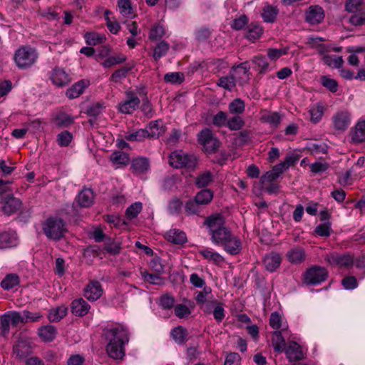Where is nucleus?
I'll use <instances>...</instances> for the list:
<instances>
[{"label":"nucleus","mask_w":365,"mask_h":365,"mask_svg":"<svg viewBox=\"0 0 365 365\" xmlns=\"http://www.w3.org/2000/svg\"><path fill=\"white\" fill-rule=\"evenodd\" d=\"M199 253L203 257L209 261L213 262L215 264H220L224 261V258L218 253L210 251L207 249L199 251Z\"/></svg>","instance_id":"de8ad7c7"},{"label":"nucleus","mask_w":365,"mask_h":365,"mask_svg":"<svg viewBox=\"0 0 365 365\" xmlns=\"http://www.w3.org/2000/svg\"><path fill=\"white\" fill-rule=\"evenodd\" d=\"M197 140L207 153H216L221 144L209 128H204L197 134Z\"/></svg>","instance_id":"0eeeda50"},{"label":"nucleus","mask_w":365,"mask_h":365,"mask_svg":"<svg viewBox=\"0 0 365 365\" xmlns=\"http://www.w3.org/2000/svg\"><path fill=\"white\" fill-rule=\"evenodd\" d=\"M182 205V201L179 198L174 197L169 202L168 210L172 215L178 214L181 210Z\"/></svg>","instance_id":"0e129e2a"},{"label":"nucleus","mask_w":365,"mask_h":365,"mask_svg":"<svg viewBox=\"0 0 365 365\" xmlns=\"http://www.w3.org/2000/svg\"><path fill=\"white\" fill-rule=\"evenodd\" d=\"M106 336L109 340L106 347L108 356L114 359L123 358L125 355L124 345L129 340L128 331L121 325L108 329Z\"/></svg>","instance_id":"f257e3e1"},{"label":"nucleus","mask_w":365,"mask_h":365,"mask_svg":"<svg viewBox=\"0 0 365 365\" xmlns=\"http://www.w3.org/2000/svg\"><path fill=\"white\" fill-rule=\"evenodd\" d=\"M130 67H123L120 69L116 70L110 76V81L115 83L120 81V80L125 78L127 74L130 71Z\"/></svg>","instance_id":"338daca9"},{"label":"nucleus","mask_w":365,"mask_h":365,"mask_svg":"<svg viewBox=\"0 0 365 365\" xmlns=\"http://www.w3.org/2000/svg\"><path fill=\"white\" fill-rule=\"evenodd\" d=\"M195 198L202 205H207L213 198V192L209 189H203L197 193Z\"/></svg>","instance_id":"c03bdc74"},{"label":"nucleus","mask_w":365,"mask_h":365,"mask_svg":"<svg viewBox=\"0 0 365 365\" xmlns=\"http://www.w3.org/2000/svg\"><path fill=\"white\" fill-rule=\"evenodd\" d=\"M272 344L275 352L282 353L284 351L286 343L281 331H275L273 332Z\"/></svg>","instance_id":"2f4dec72"},{"label":"nucleus","mask_w":365,"mask_h":365,"mask_svg":"<svg viewBox=\"0 0 365 365\" xmlns=\"http://www.w3.org/2000/svg\"><path fill=\"white\" fill-rule=\"evenodd\" d=\"M332 120L334 128L341 132L346 130L350 123L347 115H334Z\"/></svg>","instance_id":"58836bf2"},{"label":"nucleus","mask_w":365,"mask_h":365,"mask_svg":"<svg viewBox=\"0 0 365 365\" xmlns=\"http://www.w3.org/2000/svg\"><path fill=\"white\" fill-rule=\"evenodd\" d=\"M51 80L53 84L59 87L65 86L71 81L68 74L64 70L58 67L52 71Z\"/></svg>","instance_id":"2eb2a0df"},{"label":"nucleus","mask_w":365,"mask_h":365,"mask_svg":"<svg viewBox=\"0 0 365 365\" xmlns=\"http://www.w3.org/2000/svg\"><path fill=\"white\" fill-rule=\"evenodd\" d=\"M200 205L195 198L190 200L185 203V210L188 215H195L200 212Z\"/></svg>","instance_id":"4d7b16f0"},{"label":"nucleus","mask_w":365,"mask_h":365,"mask_svg":"<svg viewBox=\"0 0 365 365\" xmlns=\"http://www.w3.org/2000/svg\"><path fill=\"white\" fill-rule=\"evenodd\" d=\"M16 245V237L9 233L3 232L0 234V249L9 248Z\"/></svg>","instance_id":"4c0bfd02"},{"label":"nucleus","mask_w":365,"mask_h":365,"mask_svg":"<svg viewBox=\"0 0 365 365\" xmlns=\"http://www.w3.org/2000/svg\"><path fill=\"white\" fill-rule=\"evenodd\" d=\"M67 307L64 305L51 309L48 315V319L51 322H58L67 314Z\"/></svg>","instance_id":"473e14b6"},{"label":"nucleus","mask_w":365,"mask_h":365,"mask_svg":"<svg viewBox=\"0 0 365 365\" xmlns=\"http://www.w3.org/2000/svg\"><path fill=\"white\" fill-rule=\"evenodd\" d=\"M278 11L272 6H267L263 9L262 16L265 22L272 23L275 20Z\"/></svg>","instance_id":"3c124183"},{"label":"nucleus","mask_w":365,"mask_h":365,"mask_svg":"<svg viewBox=\"0 0 365 365\" xmlns=\"http://www.w3.org/2000/svg\"><path fill=\"white\" fill-rule=\"evenodd\" d=\"M213 181V175L209 171L206 170L199 173L195 178V185L198 188L207 187Z\"/></svg>","instance_id":"cd10ccee"},{"label":"nucleus","mask_w":365,"mask_h":365,"mask_svg":"<svg viewBox=\"0 0 365 365\" xmlns=\"http://www.w3.org/2000/svg\"><path fill=\"white\" fill-rule=\"evenodd\" d=\"M73 140V135L68 130H64L56 136V141L59 146L66 147Z\"/></svg>","instance_id":"5fc2aeb1"},{"label":"nucleus","mask_w":365,"mask_h":365,"mask_svg":"<svg viewBox=\"0 0 365 365\" xmlns=\"http://www.w3.org/2000/svg\"><path fill=\"white\" fill-rule=\"evenodd\" d=\"M250 66L247 62L241 63L237 66H233L231 72L235 76V78H238L240 83L247 82L248 79Z\"/></svg>","instance_id":"5701e85b"},{"label":"nucleus","mask_w":365,"mask_h":365,"mask_svg":"<svg viewBox=\"0 0 365 365\" xmlns=\"http://www.w3.org/2000/svg\"><path fill=\"white\" fill-rule=\"evenodd\" d=\"M0 199L4 202L2 211L9 216L16 212L22 205L21 200L14 197L9 187L0 189Z\"/></svg>","instance_id":"423d86ee"},{"label":"nucleus","mask_w":365,"mask_h":365,"mask_svg":"<svg viewBox=\"0 0 365 365\" xmlns=\"http://www.w3.org/2000/svg\"><path fill=\"white\" fill-rule=\"evenodd\" d=\"M118 6L124 17L132 19L135 16L130 0H118Z\"/></svg>","instance_id":"e433bc0d"},{"label":"nucleus","mask_w":365,"mask_h":365,"mask_svg":"<svg viewBox=\"0 0 365 365\" xmlns=\"http://www.w3.org/2000/svg\"><path fill=\"white\" fill-rule=\"evenodd\" d=\"M331 223L329 221L323 224H319L316 227L314 232L320 237H327L331 232Z\"/></svg>","instance_id":"052dcab7"},{"label":"nucleus","mask_w":365,"mask_h":365,"mask_svg":"<svg viewBox=\"0 0 365 365\" xmlns=\"http://www.w3.org/2000/svg\"><path fill=\"white\" fill-rule=\"evenodd\" d=\"M245 123L240 115H233L227 119V127L231 130H237L241 129Z\"/></svg>","instance_id":"6e6d98bb"},{"label":"nucleus","mask_w":365,"mask_h":365,"mask_svg":"<svg viewBox=\"0 0 365 365\" xmlns=\"http://www.w3.org/2000/svg\"><path fill=\"white\" fill-rule=\"evenodd\" d=\"M224 250L232 255L240 253L242 250V242L240 240L232 233L221 245Z\"/></svg>","instance_id":"f8f14e48"},{"label":"nucleus","mask_w":365,"mask_h":365,"mask_svg":"<svg viewBox=\"0 0 365 365\" xmlns=\"http://www.w3.org/2000/svg\"><path fill=\"white\" fill-rule=\"evenodd\" d=\"M140 103L139 98L133 93H127V100L120 104L119 110L123 114H130Z\"/></svg>","instance_id":"dca6fc26"},{"label":"nucleus","mask_w":365,"mask_h":365,"mask_svg":"<svg viewBox=\"0 0 365 365\" xmlns=\"http://www.w3.org/2000/svg\"><path fill=\"white\" fill-rule=\"evenodd\" d=\"M38 53L36 48L30 46H23L17 49L14 59L18 68L26 69L31 67L37 61Z\"/></svg>","instance_id":"7ed1b4c3"},{"label":"nucleus","mask_w":365,"mask_h":365,"mask_svg":"<svg viewBox=\"0 0 365 365\" xmlns=\"http://www.w3.org/2000/svg\"><path fill=\"white\" fill-rule=\"evenodd\" d=\"M283 173V170L279 167L278 165H274L272 169L266 173H264L260 178L262 184L267 182H273L275 181L281 174Z\"/></svg>","instance_id":"c756f323"},{"label":"nucleus","mask_w":365,"mask_h":365,"mask_svg":"<svg viewBox=\"0 0 365 365\" xmlns=\"http://www.w3.org/2000/svg\"><path fill=\"white\" fill-rule=\"evenodd\" d=\"M0 324H1V327H0V329H1L0 335H1V336L5 337V336H6L8 335V334L10 331V324H11L10 319L9 317V315L6 313H5V314H4L3 315L1 316V317H0Z\"/></svg>","instance_id":"bf43d9fd"},{"label":"nucleus","mask_w":365,"mask_h":365,"mask_svg":"<svg viewBox=\"0 0 365 365\" xmlns=\"http://www.w3.org/2000/svg\"><path fill=\"white\" fill-rule=\"evenodd\" d=\"M51 123L56 128H63L71 126L74 120L70 115H56L51 120Z\"/></svg>","instance_id":"c9c22d12"},{"label":"nucleus","mask_w":365,"mask_h":365,"mask_svg":"<svg viewBox=\"0 0 365 365\" xmlns=\"http://www.w3.org/2000/svg\"><path fill=\"white\" fill-rule=\"evenodd\" d=\"M170 165L175 168L195 170L197 159L193 154H187L181 150L173 152L169 156Z\"/></svg>","instance_id":"39448f33"},{"label":"nucleus","mask_w":365,"mask_h":365,"mask_svg":"<svg viewBox=\"0 0 365 365\" xmlns=\"http://www.w3.org/2000/svg\"><path fill=\"white\" fill-rule=\"evenodd\" d=\"M249 19L246 15H241L238 19L233 20L231 26L233 29L240 31L248 24Z\"/></svg>","instance_id":"774afa93"},{"label":"nucleus","mask_w":365,"mask_h":365,"mask_svg":"<svg viewBox=\"0 0 365 365\" xmlns=\"http://www.w3.org/2000/svg\"><path fill=\"white\" fill-rule=\"evenodd\" d=\"M285 354L289 361H297L302 359V351L300 346L295 341L289 343V346L284 347Z\"/></svg>","instance_id":"412c9836"},{"label":"nucleus","mask_w":365,"mask_h":365,"mask_svg":"<svg viewBox=\"0 0 365 365\" xmlns=\"http://www.w3.org/2000/svg\"><path fill=\"white\" fill-rule=\"evenodd\" d=\"M88 85L89 81L84 79L80 80L75 83L71 88L67 89L66 95L69 99L78 98L84 92Z\"/></svg>","instance_id":"a211bd4d"},{"label":"nucleus","mask_w":365,"mask_h":365,"mask_svg":"<svg viewBox=\"0 0 365 365\" xmlns=\"http://www.w3.org/2000/svg\"><path fill=\"white\" fill-rule=\"evenodd\" d=\"M170 48L169 43L165 41L159 42L153 50V58L155 61L159 60L161 57L164 56Z\"/></svg>","instance_id":"79ce46f5"},{"label":"nucleus","mask_w":365,"mask_h":365,"mask_svg":"<svg viewBox=\"0 0 365 365\" xmlns=\"http://www.w3.org/2000/svg\"><path fill=\"white\" fill-rule=\"evenodd\" d=\"M142 210V203L136 202L129 206L125 212L126 217L129 220L135 218Z\"/></svg>","instance_id":"13d9d810"},{"label":"nucleus","mask_w":365,"mask_h":365,"mask_svg":"<svg viewBox=\"0 0 365 365\" xmlns=\"http://www.w3.org/2000/svg\"><path fill=\"white\" fill-rule=\"evenodd\" d=\"M94 200L93 191L90 188L83 189L77 196L78 204L83 207H90Z\"/></svg>","instance_id":"4be33fe9"},{"label":"nucleus","mask_w":365,"mask_h":365,"mask_svg":"<svg viewBox=\"0 0 365 365\" xmlns=\"http://www.w3.org/2000/svg\"><path fill=\"white\" fill-rule=\"evenodd\" d=\"M20 279L18 274L14 273L8 274L1 281V287L4 290H9L18 285Z\"/></svg>","instance_id":"72a5a7b5"},{"label":"nucleus","mask_w":365,"mask_h":365,"mask_svg":"<svg viewBox=\"0 0 365 365\" xmlns=\"http://www.w3.org/2000/svg\"><path fill=\"white\" fill-rule=\"evenodd\" d=\"M282 263V257L277 252H270L266 254L263 258V264L265 269L273 272L278 269Z\"/></svg>","instance_id":"9b49d317"},{"label":"nucleus","mask_w":365,"mask_h":365,"mask_svg":"<svg viewBox=\"0 0 365 365\" xmlns=\"http://www.w3.org/2000/svg\"><path fill=\"white\" fill-rule=\"evenodd\" d=\"M324 260L331 265L346 269L351 268L354 264L353 256L348 253L339 255L337 252H331L326 255Z\"/></svg>","instance_id":"1a4fd4ad"},{"label":"nucleus","mask_w":365,"mask_h":365,"mask_svg":"<svg viewBox=\"0 0 365 365\" xmlns=\"http://www.w3.org/2000/svg\"><path fill=\"white\" fill-rule=\"evenodd\" d=\"M349 22L355 26H360L365 24V10L356 13H351L349 17Z\"/></svg>","instance_id":"8fccbe9b"},{"label":"nucleus","mask_w":365,"mask_h":365,"mask_svg":"<svg viewBox=\"0 0 365 365\" xmlns=\"http://www.w3.org/2000/svg\"><path fill=\"white\" fill-rule=\"evenodd\" d=\"M103 294V289L98 281H91L84 289V297L89 301H96Z\"/></svg>","instance_id":"9d476101"},{"label":"nucleus","mask_w":365,"mask_h":365,"mask_svg":"<svg viewBox=\"0 0 365 365\" xmlns=\"http://www.w3.org/2000/svg\"><path fill=\"white\" fill-rule=\"evenodd\" d=\"M81 113L85 114H100L106 112L104 103L99 102H84L81 104Z\"/></svg>","instance_id":"6ab92c4d"},{"label":"nucleus","mask_w":365,"mask_h":365,"mask_svg":"<svg viewBox=\"0 0 365 365\" xmlns=\"http://www.w3.org/2000/svg\"><path fill=\"white\" fill-rule=\"evenodd\" d=\"M320 83L331 93H336L338 91L339 85L337 81L328 76H322L320 77Z\"/></svg>","instance_id":"37998d69"},{"label":"nucleus","mask_w":365,"mask_h":365,"mask_svg":"<svg viewBox=\"0 0 365 365\" xmlns=\"http://www.w3.org/2000/svg\"><path fill=\"white\" fill-rule=\"evenodd\" d=\"M43 231L49 240H59L67 232L64 220L60 217H49L43 223Z\"/></svg>","instance_id":"20e7f679"},{"label":"nucleus","mask_w":365,"mask_h":365,"mask_svg":"<svg viewBox=\"0 0 365 365\" xmlns=\"http://www.w3.org/2000/svg\"><path fill=\"white\" fill-rule=\"evenodd\" d=\"M204 225L209 229L212 242L217 245L221 246L232 233L225 225V217L220 213L207 217Z\"/></svg>","instance_id":"f03ea898"},{"label":"nucleus","mask_w":365,"mask_h":365,"mask_svg":"<svg viewBox=\"0 0 365 365\" xmlns=\"http://www.w3.org/2000/svg\"><path fill=\"white\" fill-rule=\"evenodd\" d=\"M363 0H347L345 4V10L349 13H356L364 10L362 7Z\"/></svg>","instance_id":"864d4df0"},{"label":"nucleus","mask_w":365,"mask_h":365,"mask_svg":"<svg viewBox=\"0 0 365 365\" xmlns=\"http://www.w3.org/2000/svg\"><path fill=\"white\" fill-rule=\"evenodd\" d=\"M263 33L262 27L256 23H251L247 27L246 38L251 41H255L259 38Z\"/></svg>","instance_id":"bb28decb"},{"label":"nucleus","mask_w":365,"mask_h":365,"mask_svg":"<svg viewBox=\"0 0 365 365\" xmlns=\"http://www.w3.org/2000/svg\"><path fill=\"white\" fill-rule=\"evenodd\" d=\"M236 78L235 76L232 73L228 76H222L219 78L217 85L224 88L226 90L232 91L235 86Z\"/></svg>","instance_id":"49530a36"},{"label":"nucleus","mask_w":365,"mask_h":365,"mask_svg":"<svg viewBox=\"0 0 365 365\" xmlns=\"http://www.w3.org/2000/svg\"><path fill=\"white\" fill-rule=\"evenodd\" d=\"M42 317L43 315L39 312L32 313L29 310L23 311L24 324L38 322Z\"/></svg>","instance_id":"69168bd1"},{"label":"nucleus","mask_w":365,"mask_h":365,"mask_svg":"<svg viewBox=\"0 0 365 365\" xmlns=\"http://www.w3.org/2000/svg\"><path fill=\"white\" fill-rule=\"evenodd\" d=\"M245 104L241 98H235L229 104L231 114H242L245 111Z\"/></svg>","instance_id":"09e8293b"},{"label":"nucleus","mask_w":365,"mask_h":365,"mask_svg":"<svg viewBox=\"0 0 365 365\" xmlns=\"http://www.w3.org/2000/svg\"><path fill=\"white\" fill-rule=\"evenodd\" d=\"M252 62L257 67V69L260 73H265L267 71L269 63L265 56H255L252 59Z\"/></svg>","instance_id":"680f3d73"},{"label":"nucleus","mask_w":365,"mask_h":365,"mask_svg":"<svg viewBox=\"0 0 365 365\" xmlns=\"http://www.w3.org/2000/svg\"><path fill=\"white\" fill-rule=\"evenodd\" d=\"M167 240L175 245H182L187 242L186 235L178 230H171L167 233Z\"/></svg>","instance_id":"c85d7f7f"},{"label":"nucleus","mask_w":365,"mask_h":365,"mask_svg":"<svg viewBox=\"0 0 365 365\" xmlns=\"http://www.w3.org/2000/svg\"><path fill=\"white\" fill-rule=\"evenodd\" d=\"M165 35V29L163 26L156 24L153 26L149 33V38L152 41H157Z\"/></svg>","instance_id":"e2e57ef3"},{"label":"nucleus","mask_w":365,"mask_h":365,"mask_svg":"<svg viewBox=\"0 0 365 365\" xmlns=\"http://www.w3.org/2000/svg\"><path fill=\"white\" fill-rule=\"evenodd\" d=\"M322 59L328 66L336 68H340L344 62L342 56L324 55Z\"/></svg>","instance_id":"a19ab883"},{"label":"nucleus","mask_w":365,"mask_h":365,"mask_svg":"<svg viewBox=\"0 0 365 365\" xmlns=\"http://www.w3.org/2000/svg\"><path fill=\"white\" fill-rule=\"evenodd\" d=\"M71 308L74 315L83 317L88 313L91 307L83 299L80 298L71 302Z\"/></svg>","instance_id":"f3484780"},{"label":"nucleus","mask_w":365,"mask_h":365,"mask_svg":"<svg viewBox=\"0 0 365 365\" xmlns=\"http://www.w3.org/2000/svg\"><path fill=\"white\" fill-rule=\"evenodd\" d=\"M38 334L43 341H52L56 337V329L53 326H44L38 329Z\"/></svg>","instance_id":"7c9ffc66"},{"label":"nucleus","mask_w":365,"mask_h":365,"mask_svg":"<svg viewBox=\"0 0 365 365\" xmlns=\"http://www.w3.org/2000/svg\"><path fill=\"white\" fill-rule=\"evenodd\" d=\"M149 168V163L145 158H138L131 162L130 170L135 175L145 173Z\"/></svg>","instance_id":"b1692460"},{"label":"nucleus","mask_w":365,"mask_h":365,"mask_svg":"<svg viewBox=\"0 0 365 365\" xmlns=\"http://www.w3.org/2000/svg\"><path fill=\"white\" fill-rule=\"evenodd\" d=\"M104 250L110 255H118L121 250V243L119 241H115L111 238H108L105 243Z\"/></svg>","instance_id":"a18cd8bd"},{"label":"nucleus","mask_w":365,"mask_h":365,"mask_svg":"<svg viewBox=\"0 0 365 365\" xmlns=\"http://www.w3.org/2000/svg\"><path fill=\"white\" fill-rule=\"evenodd\" d=\"M14 354L20 359L28 357L32 352L31 347L25 341H19L13 348Z\"/></svg>","instance_id":"a878e982"},{"label":"nucleus","mask_w":365,"mask_h":365,"mask_svg":"<svg viewBox=\"0 0 365 365\" xmlns=\"http://www.w3.org/2000/svg\"><path fill=\"white\" fill-rule=\"evenodd\" d=\"M185 80V76L181 72L168 73L164 76V81L166 83L172 84H180Z\"/></svg>","instance_id":"603ef678"},{"label":"nucleus","mask_w":365,"mask_h":365,"mask_svg":"<svg viewBox=\"0 0 365 365\" xmlns=\"http://www.w3.org/2000/svg\"><path fill=\"white\" fill-rule=\"evenodd\" d=\"M110 161L117 165L125 166L130 161L129 156L127 153L122 151H115L110 156Z\"/></svg>","instance_id":"f704fd0d"},{"label":"nucleus","mask_w":365,"mask_h":365,"mask_svg":"<svg viewBox=\"0 0 365 365\" xmlns=\"http://www.w3.org/2000/svg\"><path fill=\"white\" fill-rule=\"evenodd\" d=\"M187 334V330L181 326L174 328L170 332L172 338L178 344L185 343Z\"/></svg>","instance_id":"ea45409f"},{"label":"nucleus","mask_w":365,"mask_h":365,"mask_svg":"<svg viewBox=\"0 0 365 365\" xmlns=\"http://www.w3.org/2000/svg\"><path fill=\"white\" fill-rule=\"evenodd\" d=\"M155 131L149 132L148 128L140 129L126 135V140L129 141H142L146 138H154L157 135Z\"/></svg>","instance_id":"393cba45"},{"label":"nucleus","mask_w":365,"mask_h":365,"mask_svg":"<svg viewBox=\"0 0 365 365\" xmlns=\"http://www.w3.org/2000/svg\"><path fill=\"white\" fill-rule=\"evenodd\" d=\"M328 277L327 270L320 266L307 269L304 274V282L307 285H317L324 282Z\"/></svg>","instance_id":"6e6552de"},{"label":"nucleus","mask_w":365,"mask_h":365,"mask_svg":"<svg viewBox=\"0 0 365 365\" xmlns=\"http://www.w3.org/2000/svg\"><path fill=\"white\" fill-rule=\"evenodd\" d=\"M286 257L290 263L299 264L305 261L306 252L303 247L297 246L289 250Z\"/></svg>","instance_id":"4468645a"},{"label":"nucleus","mask_w":365,"mask_h":365,"mask_svg":"<svg viewBox=\"0 0 365 365\" xmlns=\"http://www.w3.org/2000/svg\"><path fill=\"white\" fill-rule=\"evenodd\" d=\"M351 142L360 143L365 141V120L359 121L350 132Z\"/></svg>","instance_id":"aec40b11"},{"label":"nucleus","mask_w":365,"mask_h":365,"mask_svg":"<svg viewBox=\"0 0 365 365\" xmlns=\"http://www.w3.org/2000/svg\"><path fill=\"white\" fill-rule=\"evenodd\" d=\"M324 18V10L319 6H311L306 13V21L312 25L319 24Z\"/></svg>","instance_id":"ddd939ff"}]
</instances>
